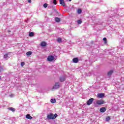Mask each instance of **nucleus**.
I'll return each instance as SVG.
<instances>
[{
  "instance_id": "nucleus-1",
  "label": "nucleus",
  "mask_w": 124,
  "mask_h": 124,
  "mask_svg": "<svg viewBox=\"0 0 124 124\" xmlns=\"http://www.w3.org/2000/svg\"><path fill=\"white\" fill-rule=\"evenodd\" d=\"M57 117H58V114L56 113L54 114V115L53 114V113H49L47 116V119L48 120H55Z\"/></svg>"
},
{
  "instance_id": "nucleus-2",
  "label": "nucleus",
  "mask_w": 124,
  "mask_h": 124,
  "mask_svg": "<svg viewBox=\"0 0 124 124\" xmlns=\"http://www.w3.org/2000/svg\"><path fill=\"white\" fill-rule=\"evenodd\" d=\"M61 87V83L59 82H56L55 84L54 85L53 89H55V90H57V89H59Z\"/></svg>"
},
{
  "instance_id": "nucleus-3",
  "label": "nucleus",
  "mask_w": 124,
  "mask_h": 124,
  "mask_svg": "<svg viewBox=\"0 0 124 124\" xmlns=\"http://www.w3.org/2000/svg\"><path fill=\"white\" fill-rule=\"evenodd\" d=\"M96 104H97L98 105H102V104H104V101L102 100H97L96 101Z\"/></svg>"
},
{
  "instance_id": "nucleus-4",
  "label": "nucleus",
  "mask_w": 124,
  "mask_h": 124,
  "mask_svg": "<svg viewBox=\"0 0 124 124\" xmlns=\"http://www.w3.org/2000/svg\"><path fill=\"white\" fill-rule=\"evenodd\" d=\"M54 56L50 55L47 57V61L48 62H53V61H54Z\"/></svg>"
},
{
  "instance_id": "nucleus-5",
  "label": "nucleus",
  "mask_w": 124,
  "mask_h": 124,
  "mask_svg": "<svg viewBox=\"0 0 124 124\" xmlns=\"http://www.w3.org/2000/svg\"><path fill=\"white\" fill-rule=\"evenodd\" d=\"M94 100V99L93 98H90L88 101L87 102V105H91L92 103H93V101Z\"/></svg>"
},
{
  "instance_id": "nucleus-6",
  "label": "nucleus",
  "mask_w": 124,
  "mask_h": 124,
  "mask_svg": "<svg viewBox=\"0 0 124 124\" xmlns=\"http://www.w3.org/2000/svg\"><path fill=\"white\" fill-rule=\"evenodd\" d=\"M60 82H64V81H65V76H62L60 77Z\"/></svg>"
},
{
  "instance_id": "nucleus-7",
  "label": "nucleus",
  "mask_w": 124,
  "mask_h": 124,
  "mask_svg": "<svg viewBox=\"0 0 124 124\" xmlns=\"http://www.w3.org/2000/svg\"><path fill=\"white\" fill-rule=\"evenodd\" d=\"M106 108L104 107H102L100 108V112H101V113H104V112H106Z\"/></svg>"
},
{
  "instance_id": "nucleus-8",
  "label": "nucleus",
  "mask_w": 124,
  "mask_h": 124,
  "mask_svg": "<svg viewBox=\"0 0 124 124\" xmlns=\"http://www.w3.org/2000/svg\"><path fill=\"white\" fill-rule=\"evenodd\" d=\"M60 4H62L63 6H65V3L64 0H59Z\"/></svg>"
},
{
  "instance_id": "nucleus-9",
  "label": "nucleus",
  "mask_w": 124,
  "mask_h": 124,
  "mask_svg": "<svg viewBox=\"0 0 124 124\" xmlns=\"http://www.w3.org/2000/svg\"><path fill=\"white\" fill-rule=\"evenodd\" d=\"M73 62H74V63H77V62H79V59L78 58H75L73 59Z\"/></svg>"
},
{
  "instance_id": "nucleus-10",
  "label": "nucleus",
  "mask_w": 124,
  "mask_h": 124,
  "mask_svg": "<svg viewBox=\"0 0 124 124\" xmlns=\"http://www.w3.org/2000/svg\"><path fill=\"white\" fill-rule=\"evenodd\" d=\"M97 97L99 98H102L103 97H104V93H99L97 95Z\"/></svg>"
},
{
  "instance_id": "nucleus-11",
  "label": "nucleus",
  "mask_w": 124,
  "mask_h": 124,
  "mask_svg": "<svg viewBox=\"0 0 124 124\" xmlns=\"http://www.w3.org/2000/svg\"><path fill=\"white\" fill-rule=\"evenodd\" d=\"M47 44L45 42H42L41 43V46L42 47H46Z\"/></svg>"
},
{
  "instance_id": "nucleus-12",
  "label": "nucleus",
  "mask_w": 124,
  "mask_h": 124,
  "mask_svg": "<svg viewBox=\"0 0 124 124\" xmlns=\"http://www.w3.org/2000/svg\"><path fill=\"white\" fill-rule=\"evenodd\" d=\"M26 118L29 120H31V119H32V117H31L30 114L26 115Z\"/></svg>"
},
{
  "instance_id": "nucleus-13",
  "label": "nucleus",
  "mask_w": 124,
  "mask_h": 124,
  "mask_svg": "<svg viewBox=\"0 0 124 124\" xmlns=\"http://www.w3.org/2000/svg\"><path fill=\"white\" fill-rule=\"evenodd\" d=\"M55 22H57V23H59V22L61 21V18L59 17H55Z\"/></svg>"
},
{
  "instance_id": "nucleus-14",
  "label": "nucleus",
  "mask_w": 124,
  "mask_h": 124,
  "mask_svg": "<svg viewBox=\"0 0 124 124\" xmlns=\"http://www.w3.org/2000/svg\"><path fill=\"white\" fill-rule=\"evenodd\" d=\"M8 110H10V111H12V112H15L16 109L14 108H8Z\"/></svg>"
},
{
  "instance_id": "nucleus-15",
  "label": "nucleus",
  "mask_w": 124,
  "mask_h": 124,
  "mask_svg": "<svg viewBox=\"0 0 124 124\" xmlns=\"http://www.w3.org/2000/svg\"><path fill=\"white\" fill-rule=\"evenodd\" d=\"M113 74V70H110L108 73V76H111L112 74Z\"/></svg>"
},
{
  "instance_id": "nucleus-16",
  "label": "nucleus",
  "mask_w": 124,
  "mask_h": 124,
  "mask_svg": "<svg viewBox=\"0 0 124 124\" xmlns=\"http://www.w3.org/2000/svg\"><path fill=\"white\" fill-rule=\"evenodd\" d=\"M8 53H6L4 55V59H6L7 60L8 59Z\"/></svg>"
},
{
  "instance_id": "nucleus-17",
  "label": "nucleus",
  "mask_w": 124,
  "mask_h": 124,
  "mask_svg": "<svg viewBox=\"0 0 124 124\" xmlns=\"http://www.w3.org/2000/svg\"><path fill=\"white\" fill-rule=\"evenodd\" d=\"M32 54V52L31 51H28L26 53L27 56H31Z\"/></svg>"
},
{
  "instance_id": "nucleus-18",
  "label": "nucleus",
  "mask_w": 124,
  "mask_h": 124,
  "mask_svg": "<svg viewBox=\"0 0 124 124\" xmlns=\"http://www.w3.org/2000/svg\"><path fill=\"white\" fill-rule=\"evenodd\" d=\"M50 102H51V103H56V100H55V99H51L50 100Z\"/></svg>"
},
{
  "instance_id": "nucleus-19",
  "label": "nucleus",
  "mask_w": 124,
  "mask_h": 124,
  "mask_svg": "<svg viewBox=\"0 0 124 124\" xmlns=\"http://www.w3.org/2000/svg\"><path fill=\"white\" fill-rule=\"evenodd\" d=\"M33 35H34V33L33 32H31L29 33V36L32 37Z\"/></svg>"
},
{
  "instance_id": "nucleus-20",
  "label": "nucleus",
  "mask_w": 124,
  "mask_h": 124,
  "mask_svg": "<svg viewBox=\"0 0 124 124\" xmlns=\"http://www.w3.org/2000/svg\"><path fill=\"white\" fill-rule=\"evenodd\" d=\"M57 42H59V43H62V38H58L57 39Z\"/></svg>"
},
{
  "instance_id": "nucleus-21",
  "label": "nucleus",
  "mask_w": 124,
  "mask_h": 124,
  "mask_svg": "<svg viewBox=\"0 0 124 124\" xmlns=\"http://www.w3.org/2000/svg\"><path fill=\"white\" fill-rule=\"evenodd\" d=\"M78 14H81L82 13V10L81 9H79L78 10Z\"/></svg>"
},
{
  "instance_id": "nucleus-22",
  "label": "nucleus",
  "mask_w": 124,
  "mask_h": 124,
  "mask_svg": "<svg viewBox=\"0 0 124 124\" xmlns=\"http://www.w3.org/2000/svg\"><path fill=\"white\" fill-rule=\"evenodd\" d=\"M78 25H80V24H82V20H78Z\"/></svg>"
},
{
  "instance_id": "nucleus-23",
  "label": "nucleus",
  "mask_w": 124,
  "mask_h": 124,
  "mask_svg": "<svg viewBox=\"0 0 124 124\" xmlns=\"http://www.w3.org/2000/svg\"><path fill=\"white\" fill-rule=\"evenodd\" d=\"M43 6H44V7H45V8H46L47 7V6H48V4L47 3H45V4H44Z\"/></svg>"
},
{
  "instance_id": "nucleus-24",
  "label": "nucleus",
  "mask_w": 124,
  "mask_h": 124,
  "mask_svg": "<svg viewBox=\"0 0 124 124\" xmlns=\"http://www.w3.org/2000/svg\"><path fill=\"white\" fill-rule=\"evenodd\" d=\"M110 117H107L106 118V121H107V122H108V121H110Z\"/></svg>"
},
{
  "instance_id": "nucleus-25",
  "label": "nucleus",
  "mask_w": 124,
  "mask_h": 124,
  "mask_svg": "<svg viewBox=\"0 0 124 124\" xmlns=\"http://www.w3.org/2000/svg\"><path fill=\"white\" fill-rule=\"evenodd\" d=\"M103 40L105 42V43H107V39L106 38H104Z\"/></svg>"
},
{
  "instance_id": "nucleus-26",
  "label": "nucleus",
  "mask_w": 124,
  "mask_h": 124,
  "mask_svg": "<svg viewBox=\"0 0 124 124\" xmlns=\"http://www.w3.org/2000/svg\"><path fill=\"white\" fill-rule=\"evenodd\" d=\"M3 71V68L0 67V72Z\"/></svg>"
},
{
  "instance_id": "nucleus-27",
  "label": "nucleus",
  "mask_w": 124,
  "mask_h": 124,
  "mask_svg": "<svg viewBox=\"0 0 124 124\" xmlns=\"http://www.w3.org/2000/svg\"><path fill=\"white\" fill-rule=\"evenodd\" d=\"M53 3L54 4H57V0H53Z\"/></svg>"
},
{
  "instance_id": "nucleus-28",
  "label": "nucleus",
  "mask_w": 124,
  "mask_h": 124,
  "mask_svg": "<svg viewBox=\"0 0 124 124\" xmlns=\"http://www.w3.org/2000/svg\"><path fill=\"white\" fill-rule=\"evenodd\" d=\"M24 65H25V62H21V66H24Z\"/></svg>"
},
{
  "instance_id": "nucleus-29",
  "label": "nucleus",
  "mask_w": 124,
  "mask_h": 124,
  "mask_svg": "<svg viewBox=\"0 0 124 124\" xmlns=\"http://www.w3.org/2000/svg\"><path fill=\"white\" fill-rule=\"evenodd\" d=\"M11 97H13L14 96V95L13 94H12L10 95Z\"/></svg>"
},
{
  "instance_id": "nucleus-30",
  "label": "nucleus",
  "mask_w": 124,
  "mask_h": 124,
  "mask_svg": "<svg viewBox=\"0 0 124 124\" xmlns=\"http://www.w3.org/2000/svg\"><path fill=\"white\" fill-rule=\"evenodd\" d=\"M28 2H29V3L31 2V0H28Z\"/></svg>"
},
{
  "instance_id": "nucleus-31",
  "label": "nucleus",
  "mask_w": 124,
  "mask_h": 124,
  "mask_svg": "<svg viewBox=\"0 0 124 124\" xmlns=\"http://www.w3.org/2000/svg\"><path fill=\"white\" fill-rule=\"evenodd\" d=\"M28 21H29V19H28L27 20H25V22H26V23H28Z\"/></svg>"
},
{
  "instance_id": "nucleus-32",
  "label": "nucleus",
  "mask_w": 124,
  "mask_h": 124,
  "mask_svg": "<svg viewBox=\"0 0 124 124\" xmlns=\"http://www.w3.org/2000/svg\"><path fill=\"white\" fill-rule=\"evenodd\" d=\"M68 1H71L72 0H67Z\"/></svg>"
},
{
  "instance_id": "nucleus-33",
  "label": "nucleus",
  "mask_w": 124,
  "mask_h": 124,
  "mask_svg": "<svg viewBox=\"0 0 124 124\" xmlns=\"http://www.w3.org/2000/svg\"><path fill=\"white\" fill-rule=\"evenodd\" d=\"M8 31V32H10V31Z\"/></svg>"
},
{
  "instance_id": "nucleus-34",
  "label": "nucleus",
  "mask_w": 124,
  "mask_h": 124,
  "mask_svg": "<svg viewBox=\"0 0 124 124\" xmlns=\"http://www.w3.org/2000/svg\"><path fill=\"white\" fill-rule=\"evenodd\" d=\"M94 104H95V103H94Z\"/></svg>"
}]
</instances>
